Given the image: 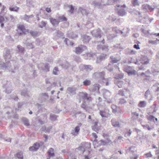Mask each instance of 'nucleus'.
Wrapping results in <instances>:
<instances>
[{
	"mask_svg": "<svg viewBox=\"0 0 159 159\" xmlns=\"http://www.w3.org/2000/svg\"><path fill=\"white\" fill-rule=\"evenodd\" d=\"M4 56L6 61V63L2 62L0 64V67L2 69H9L11 67V63L9 60L11 57L10 50L7 49L5 50L4 52Z\"/></svg>",
	"mask_w": 159,
	"mask_h": 159,
	"instance_id": "nucleus-1",
	"label": "nucleus"
},
{
	"mask_svg": "<svg viewBox=\"0 0 159 159\" xmlns=\"http://www.w3.org/2000/svg\"><path fill=\"white\" fill-rule=\"evenodd\" d=\"M93 77L99 81L103 80V82L105 83L107 85H108V81L109 79H111V78H109L105 79L104 78V72L103 71L94 73L93 75Z\"/></svg>",
	"mask_w": 159,
	"mask_h": 159,
	"instance_id": "nucleus-2",
	"label": "nucleus"
},
{
	"mask_svg": "<svg viewBox=\"0 0 159 159\" xmlns=\"http://www.w3.org/2000/svg\"><path fill=\"white\" fill-rule=\"evenodd\" d=\"M156 106L157 104L155 103L151 106L150 108V111L148 113V114L149 115L147 116V118L148 120L150 121L153 122L155 123H156V121H158L157 119L152 116V114H153L156 112L157 110L156 109Z\"/></svg>",
	"mask_w": 159,
	"mask_h": 159,
	"instance_id": "nucleus-3",
	"label": "nucleus"
},
{
	"mask_svg": "<svg viewBox=\"0 0 159 159\" xmlns=\"http://www.w3.org/2000/svg\"><path fill=\"white\" fill-rule=\"evenodd\" d=\"M105 0H98L97 2L96 1H93L92 3V5H93L95 7L98 8H101L102 6H106L110 4L108 2L105 3Z\"/></svg>",
	"mask_w": 159,
	"mask_h": 159,
	"instance_id": "nucleus-4",
	"label": "nucleus"
},
{
	"mask_svg": "<svg viewBox=\"0 0 159 159\" xmlns=\"http://www.w3.org/2000/svg\"><path fill=\"white\" fill-rule=\"evenodd\" d=\"M140 61H141L140 63L143 65L140 66V70H144V65L148 64L149 62V60L146 56H142Z\"/></svg>",
	"mask_w": 159,
	"mask_h": 159,
	"instance_id": "nucleus-5",
	"label": "nucleus"
},
{
	"mask_svg": "<svg viewBox=\"0 0 159 159\" xmlns=\"http://www.w3.org/2000/svg\"><path fill=\"white\" fill-rule=\"evenodd\" d=\"M17 31L18 35L20 36L25 35L26 33L29 32V30L25 29L24 25H20L18 26Z\"/></svg>",
	"mask_w": 159,
	"mask_h": 159,
	"instance_id": "nucleus-6",
	"label": "nucleus"
},
{
	"mask_svg": "<svg viewBox=\"0 0 159 159\" xmlns=\"http://www.w3.org/2000/svg\"><path fill=\"white\" fill-rule=\"evenodd\" d=\"M100 114L102 118H107L111 115L109 110L107 107L103 110H100Z\"/></svg>",
	"mask_w": 159,
	"mask_h": 159,
	"instance_id": "nucleus-7",
	"label": "nucleus"
},
{
	"mask_svg": "<svg viewBox=\"0 0 159 159\" xmlns=\"http://www.w3.org/2000/svg\"><path fill=\"white\" fill-rule=\"evenodd\" d=\"M102 44H100L98 45V49L100 51H102L103 52H107L109 50L108 47L107 46L104 45L105 43V41L104 39L102 40L101 42V43Z\"/></svg>",
	"mask_w": 159,
	"mask_h": 159,
	"instance_id": "nucleus-8",
	"label": "nucleus"
},
{
	"mask_svg": "<svg viewBox=\"0 0 159 159\" xmlns=\"http://www.w3.org/2000/svg\"><path fill=\"white\" fill-rule=\"evenodd\" d=\"M116 7H118L117 12L118 15L122 16L126 14V12L125 10L123 8V7H125V5H124L123 6H120L119 5H116Z\"/></svg>",
	"mask_w": 159,
	"mask_h": 159,
	"instance_id": "nucleus-9",
	"label": "nucleus"
},
{
	"mask_svg": "<svg viewBox=\"0 0 159 159\" xmlns=\"http://www.w3.org/2000/svg\"><path fill=\"white\" fill-rule=\"evenodd\" d=\"M125 71L129 75H134L136 71L134 70L133 67L130 66H126L124 68Z\"/></svg>",
	"mask_w": 159,
	"mask_h": 159,
	"instance_id": "nucleus-10",
	"label": "nucleus"
},
{
	"mask_svg": "<svg viewBox=\"0 0 159 159\" xmlns=\"http://www.w3.org/2000/svg\"><path fill=\"white\" fill-rule=\"evenodd\" d=\"M43 144V143L42 142L34 143L33 146L30 147L29 148V150L32 152L36 151L39 149L40 146L42 145Z\"/></svg>",
	"mask_w": 159,
	"mask_h": 159,
	"instance_id": "nucleus-11",
	"label": "nucleus"
},
{
	"mask_svg": "<svg viewBox=\"0 0 159 159\" xmlns=\"http://www.w3.org/2000/svg\"><path fill=\"white\" fill-rule=\"evenodd\" d=\"M79 96L80 98L87 101H91L92 98L89 95L86 93L81 92L79 93Z\"/></svg>",
	"mask_w": 159,
	"mask_h": 159,
	"instance_id": "nucleus-12",
	"label": "nucleus"
},
{
	"mask_svg": "<svg viewBox=\"0 0 159 159\" xmlns=\"http://www.w3.org/2000/svg\"><path fill=\"white\" fill-rule=\"evenodd\" d=\"M103 95L104 98L106 99L107 102L109 103L111 102V100L108 99V97L111 95V93L109 91L106 89L104 90H103Z\"/></svg>",
	"mask_w": 159,
	"mask_h": 159,
	"instance_id": "nucleus-13",
	"label": "nucleus"
},
{
	"mask_svg": "<svg viewBox=\"0 0 159 159\" xmlns=\"http://www.w3.org/2000/svg\"><path fill=\"white\" fill-rule=\"evenodd\" d=\"M100 85L98 84H94L92 86H91L89 88V90L90 92L93 93L97 91L98 93L99 89L100 88Z\"/></svg>",
	"mask_w": 159,
	"mask_h": 159,
	"instance_id": "nucleus-14",
	"label": "nucleus"
},
{
	"mask_svg": "<svg viewBox=\"0 0 159 159\" xmlns=\"http://www.w3.org/2000/svg\"><path fill=\"white\" fill-rule=\"evenodd\" d=\"M49 98L48 94L46 93H43L40 94L39 97V100L42 102H45Z\"/></svg>",
	"mask_w": 159,
	"mask_h": 159,
	"instance_id": "nucleus-15",
	"label": "nucleus"
},
{
	"mask_svg": "<svg viewBox=\"0 0 159 159\" xmlns=\"http://www.w3.org/2000/svg\"><path fill=\"white\" fill-rule=\"evenodd\" d=\"M87 47L84 45H81L80 47L76 48L75 52L77 54H80L82 52L85 50L86 49Z\"/></svg>",
	"mask_w": 159,
	"mask_h": 159,
	"instance_id": "nucleus-16",
	"label": "nucleus"
},
{
	"mask_svg": "<svg viewBox=\"0 0 159 159\" xmlns=\"http://www.w3.org/2000/svg\"><path fill=\"white\" fill-rule=\"evenodd\" d=\"M101 30L100 29H98L95 30H93L91 32V33L93 36L95 37H101Z\"/></svg>",
	"mask_w": 159,
	"mask_h": 159,
	"instance_id": "nucleus-17",
	"label": "nucleus"
},
{
	"mask_svg": "<svg viewBox=\"0 0 159 159\" xmlns=\"http://www.w3.org/2000/svg\"><path fill=\"white\" fill-rule=\"evenodd\" d=\"M5 88L6 89L5 91V92L7 94H9L11 93L12 88L11 87V85L10 83H7L6 85L5 86Z\"/></svg>",
	"mask_w": 159,
	"mask_h": 159,
	"instance_id": "nucleus-18",
	"label": "nucleus"
},
{
	"mask_svg": "<svg viewBox=\"0 0 159 159\" xmlns=\"http://www.w3.org/2000/svg\"><path fill=\"white\" fill-rule=\"evenodd\" d=\"M77 89L74 86L70 87L67 88V91L69 93L73 95L76 93Z\"/></svg>",
	"mask_w": 159,
	"mask_h": 159,
	"instance_id": "nucleus-19",
	"label": "nucleus"
},
{
	"mask_svg": "<svg viewBox=\"0 0 159 159\" xmlns=\"http://www.w3.org/2000/svg\"><path fill=\"white\" fill-rule=\"evenodd\" d=\"M50 22L54 26H57L59 23V21H58L57 19H56L53 18H50Z\"/></svg>",
	"mask_w": 159,
	"mask_h": 159,
	"instance_id": "nucleus-20",
	"label": "nucleus"
},
{
	"mask_svg": "<svg viewBox=\"0 0 159 159\" xmlns=\"http://www.w3.org/2000/svg\"><path fill=\"white\" fill-rule=\"evenodd\" d=\"M98 121L96 120L93 121L92 123V129L97 132L98 131L99 127L98 125Z\"/></svg>",
	"mask_w": 159,
	"mask_h": 159,
	"instance_id": "nucleus-21",
	"label": "nucleus"
},
{
	"mask_svg": "<svg viewBox=\"0 0 159 159\" xmlns=\"http://www.w3.org/2000/svg\"><path fill=\"white\" fill-rule=\"evenodd\" d=\"M111 122L112 125L115 127H120V124L118 120L115 119H112Z\"/></svg>",
	"mask_w": 159,
	"mask_h": 159,
	"instance_id": "nucleus-22",
	"label": "nucleus"
},
{
	"mask_svg": "<svg viewBox=\"0 0 159 159\" xmlns=\"http://www.w3.org/2000/svg\"><path fill=\"white\" fill-rule=\"evenodd\" d=\"M81 144L84 150H85V151L90 148V145L89 143L84 142L82 143Z\"/></svg>",
	"mask_w": 159,
	"mask_h": 159,
	"instance_id": "nucleus-23",
	"label": "nucleus"
},
{
	"mask_svg": "<svg viewBox=\"0 0 159 159\" xmlns=\"http://www.w3.org/2000/svg\"><path fill=\"white\" fill-rule=\"evenodd\" d=\"M107 55L104 54H102L97 57V62L100 63L101 61L104 60L107 57Z\"/></svg>",
	"mask_w": 159,
	"mask_h": 159,
	"instance_id": "nucleus-24",
	"label": "nucleus"
},
{
	"mask_svg": "<svg viewBox=\"0 0 159 159\" xmlns=\"http://www.w3.org/2000/svg\"><path fill=\"white\" fill-rule=\"evenodd\" d=\"M68 37L72 39H75L78 37V34L76 32H71L67 34Z\"/></svg>",
	"mask_w": 159,
	"mask_h": 159,
	"instance_id": "nucleus-25",
	"label": "nucleus"
},
{
	"mask_svg": "<svg viewBox=\"0 0 159 159\" xmlns=\"http://www.w3.org/2000/svg\"><path fill=\"white\" fill-rule=\"evenodd\" d=\"M111 60V62L112 63H116L119 61L121 59L120 58L116 57L113 56H111L110 57Z\"/></svg>",
	"mask_w": 159,
	"mask_h": 159,
	"instance_id": "nucleus-26",
	"label": "nucleus"
},
{
	"mask_svg": "<svg viewBox=\"0 0 159 159\" xmlns=\"http://www.w3.org/2000/svg\"><path fill=\"white\" fill-rule=\"evenodd\" d=\"M82 39L84 43H87L89 42L91 38L89 36L84 35L82 36Z\"/></svg>",
	"mask_w": 159,
	"mask_h": 159,
	"instance_id": "nucleus-27",
	"label": "nucleus"
},
{
	"mask_svg": "<svg viewBox=\"0 0 159 159\" xmlns=\"http://www.w3.org/2000/svg\"><path fill=\"white\" fill-rule=\"evenodd\" d=\"M82 124L81 123H80L79 124V125L76 126L75 128V131H73L71 133V134L74 135H77L80 130V127L81 125Z\"/></svg>",
	"mask_w": 159,
	"mask_h": 159,
	"instance_id": "nucleus-28",
	"label": "nucleus"
},
{
	"mask_svg": "<svg viewBox=\"0 0 159 159\" xmlns=\"http://www.w3.org/2000/svg\"><path fill=\"white\" fill-rule=\"evenodd\" d=\"M79 12H80L83 15H87L89 12L84 7H80L79 9Z\"/></svg>",
	"mask_w": 159,
	"mask_h": 159,
	"instance_id": "nucleus-29",
	"label": "nucleus"
},
{
	"mask_svg": "<svg viewBox=\"0 0 159 159\" xmlns=\"http://www.w3.org/2000/svg\"><path fill=\"white\" fill-rule=\"evenodd\" d=\"M48 152L49 157L47 158V159H49L50 157H53L54 156V150L52 148H51L49 149Z\"/></svg>",
	"mask_w": 159,
	"mask_h": 159,
	"instance_id": "nucleus-30",
	"label": "nucleus"
},
{
	"mask_svg": "<svg viewBox=\"0 0 159 159\" xmlns=\"http://www.w3.org/2000/svg\"><path fill=\"white\" fill-rule=\"evenodd\" d=\"M142 7V9L145 12L147 11L148 9L151 11H152L153 10V8H152L150 6L147 4L143 5Z\"/></svg>",
	"mask_w": 159,
	"mask_h": 159,
	"instance_id": "nucleus-31",
	"label": "nucleus"
},
{
	"mask_svg": "<svg viewBox=\"0 0 159 159\" xmlns=\"http://www.w3.org/2000/svg\"><path fill=\"white\" fill-rule=\"evenodd\" d=\"M54 35H56L55 37L56 39H58L62 37L63 35V34L59 30H57L55 33Z\"/></svg>",
	"mask_w": 159,
	"mask_h": 159,
	"instance_id": "nucleus-32",
	"label": "nucleus"
},
{
	"mask_svg": "<svg viewBox=\"0 0 159 159\" xmlns=\"http://www.w3.org/2000/svg\"><path fill=\"white\" fill-rule=\"evenodd\" d=\"M115 83L117 84L119 88H121L123 84V82L120 80H115Z\"/></svg>",
	"mask_w": 159,
	"mask_h": 159,
	"instance_id": "nucleus-33",
	"label": "nucleus"
},
{
	"mask_svg": "<svg viewBox=\"0 0 159 159\" xmlns=\"http://www.w3.org/2000/svg\"><path fill=\"white\" fill-rule=\"evenodd\" d=\"M21 94L25 97H29L30 96V94L29 92L27 90H23L21 92Z\"/></svg>",
	"mask_w": 159,
	"mask_h": 159,
	"instance_id": "nucleus-34",
	"label": "nucleus"
},
{
	"mask_svg": "<svg viewBox=\"0 0 159 159\" xmlns=\"http://www.w3.org/2000/svg\"><path fill=\"white\" fill-rule=\"evenodd\" d=\"M50 66L49 64L46 63L44 65V66L42 68V69L46 72L49 71Z\"/></svg>",
	"mask_w": 159,
	"mask_h": 159,
	"instance_id": "nucleus-35",
	"label": "nucleus"
},
{
	"mask_svg": "<svg viewBox=\"0 0 159 159\" xmlns=\"http://www.w3.org/2000/svg\"><path fill=\"white\" fill-rule=\"evenodd\" d=\"M22 120L24 124L26 126H29L30 124L29 122V120L27 118L23 117L22 118Z\"/></svg>",
	"mask_w": 159,
	"mask_h": 159,
	"instance_id": "nucleus-36",
	"label": "nucleus"
},
{
	"mask_svg": "<svg viewBox=\"0 0 159 159\" xmlns=\"http://www.w3.org/2000/svg\"><path fill=\"white\" fill-rule=\"evenodd\" d=\"M132 119L133 120H136L138 119L139 114L136 112H133L132 113Z\"/></svg>",
	"mask_w": 159,
	"mask_h": 159,
	"instance_id": "nucleus-37",
	"label": "nucleus"
},
{
	"mask_svg": "<svg viewBox=\"0 0 159 159\" xmlns=\"http://www.w3.org/2000/svg\"><path fill=\"white\" fill-rule=\"evenodd\" d=\"M75 151L80 154L81 153H83L85 152V150H84L83 148L80 145L78 148L75 149Z\"/></svg>",
	"mask_w": 159,
	"mask_h": 159,
	"instance_id": "nucleus-38",
	"label": "nucleus"
},
{
	"mask_svg": "<svg viewBox=\"0 0 159 159\" xmlns=\"http://www.w3.org/2000/svg\"><path fill=\"white\" fill-rule=\"evenodd\" d=\"M70 66V65L67 61L64 62V63L61 65L62 68L66 69L69 68Z\"/></svg>",
	"mask_w": 159,
	"mask_h": 159,
	"instance_id": "nucleus-39",
	"label": "nucleus"
},
{
	"mask_svg": "<svg viewBox=\"0 0 159 159\" xmlns=\"http://www.w3.org/2000/svg\"><path fill=\"white\" fill-rule=\"evenodd\" d=\"M110 141L108 140L104 141L102 140H100L99 141L98 143L100 145H105L107 143H110Z\"/></svg>",
	"mask_w": 159,
	"mask_h": 159,
	"instance_id": "nucleus-40",
	"label": "nucleus"
},
{
	"mask_svg": "<svg viewBox=\"0 0 159 159\" xmlns=\"http://www.w3.org/2000/svg\"><path fill=\"white\" fill-rule=\"evenodd\" d=\"M124 77V75L122 73L118 74H116L115 75V80H120L119 79H120Z\"/></svg>",
	"mask_w": 159,
	"mask_h": 159,
	"instance_id": "nucleus-41",
	"label": "nucleus"
},
{
	"mask_svg": "<svg viewBox=\"0 0 159 159\" xmlns=\"http://www.w3.org/2000/svg\"><path fill=\"white\" fill-rule=\"evenodd\" d=\"M147 102L145 101H141L140 102V107L144 108L146 106Z\"/></svg>",
	"mask_w": 159,
	"mask_h": 159,
	"instance_id": "nucleus-42",
	"label": "nucleus"
},
{
	"mask_svg": "<svg viewBox=\"0 0 159 159\" xmlns=\"http://www.w3.org/2000/svg\"><path fill=\"white\" fill-rule=\"evenodd\" d=\"M64 42L67 45L73 46L74 44V43L73 42L70 41L69 39L67 38L65 39Z\"/></svg>",
	"mask_w": 159,
	"mask_h": 159,
	"instance_id": "nucleus-43",
	"label": "nucleus"
},
{
	"mask_svg": "<svg viewBox=\"0 0 159 159\" xmlns=\"http://www.w3.org/2000/svg\"><path fill=\"white\" fill-rule=\"evenodd\" d=\"M83 85L85 86H88L91 84V81L90 80H86L83 81Z\"/></svg>",
	"mask_w": 159,
	"mask_h": 159,
	"instance_id": "nucleus-44",
	"label": "nucleus"
},
{
	"mask_svg": "<svg viewBox=\"0 0 159 159\" xmlns=\"http://www.w3.org/2000/svg\"><path fill=\"white\" fill-rule=\"evenodd\" d=\"M57 19L58 21H59V22L60 21H66L67 20L66 18L63 16H59L58 17Z\"/></svg>",
	"mask_w": 159,
	"mask_h": 159,
	"instance_id": "nucleus-45",
	"label": "nucleus"
},
{
	"mask_svg": "<svg viewBox=\"0 0 159 159\" xmlns=\"http://www.w3.org/2000/svg\"><path fill=\"white\" fill-rule=\"evenodd\" d=\"M57 116L55 115L51 114L50 116V119L52 121H55L57 120Z\"/></svg>",
	"mask_w": 159,
	"mask_h": 159,
	"instance_id": "nucleus-46",
	"label": "nucleus"
},
{
	"mask_svg": "<svg viewBox=\"0 0 159 159\" xmlns=\"http://www.w3.org/2000/svg\"><path fill=\"white\" fill-rule=\"evenodd\" d=\"M84 69L87 70H91L93 69V67L90 65H83Z\"/></svg>",
	"mask_w": 159,
	"mask_h": 159,
	"instance_id": "nucleus-47",
	"label": "nucleus"
},
{
	"mask_svg": "<svg viewBox=\"0 0 159 159\" xmlns=\"http://www.w3.org/2000/svg\"><path fill=\"white\" fill-rule=\"evenodd\" d=\"M26 5L29 7L33 6V1L32 0H27L26 1Z\"/></svg>",
	"mask_w": 159,
	"mask_h": 159,
	"instance_id": "nucleus-48",
	"label": "nucleus"
},
{
	"mask_svg": "<svg viewBox=\"0 0 159 159\" xmlns=\"http://www.w3.org/2000/svg\"><path fill=\"white\" fill-rule=\"evenodd\" d=\"M19 9V7H10L9 8V10L11 11H16V12H18V10Z\"/></svg>",
	"mask_w": 159,
	"mask_h": 159,
	"instance_id": "nucleus-49",
	"label": "nucleus"
},
{
	"mask_svg": "<svg viewBox=\"0 0 159 159\" xmlns=\"http://www.w3.org/2000/svg\"><path fill=\"white\" fill-rule=\"evenodd\" d=\"M113 31L115 32L116 33H120L121 34H123V32L118 29L117 27H115L113 28Z\"/></svg>",
	"mask_w": 159,
	"mask_h": 159,
	"instance_id": "nucleus-50",
	"label": "nucleus"
},
{
	"mask_svg": "<svg viewBox=\"0 0 159 159\" xmlns=\"http://www.w3.org/2000/svg\"><path fill=\"white\" fill-rule=\"evenodd\" d=\"M86 56H86H85V59H91V57H93V55L91 53H89L87 54Z\"/></svg>",
	"mask_w": 159,
	"mask_h": 159,
	"instance_id": "nucleus-51",
	"label": "nucleus"
},
{
	"mask_svg": "<svg viewBox=\"0 0 159 159\" xmlns=\"http://www.w3.org/2000/svg\"><path fill=\"white\" fill-rule=\"evenodd\" d=\"M113 65L111 64H109V65L107 66V69L109 71H112L113 70Z\"/></svg>",
	"mask_w": 159,
	"mask_h": 159,
	"instance_id": "nucleus-52",
	"label": "nucleus"
},
{
	"mask_svg": "<svg viewBox=\"0 0 159 159\" xmlns=\"http://www.w3.org/2000/svg\"><path fill=\"white\" fill-rule=\"evenodd\" d=\"M116 36V35L114 34H110L107 36V38L108 40H111Z\"/></svg>",
	"mask_w": 159,
	"mask_h": 159,
	"instance_id": "nucleus-53",
	"label": "nucleus"
},
{
	"mask_svg": "<svg viewBox=\"0 0 159 159\" xmlns=\"http://www.w3.org/2000/svg\"><path fill=\"white\" fill-rule=\"evenodd\" d=\"M26 45L28 48L29 49L33 48H34V46L32 43H26Z\"/></svg>",
	"mask_w": 159,
	"mask_h": 159,
	"instance_id": "nucleus-54",
	"label": "nucleus"
},
{
	"mask_svg": "<svg viewBox=\"0 0 159 159\" xmlns=\"http://www.w3.org/2000/svg\"><path fill=\"white\" fill-rule=\"evenodd\" d=\"M47 24L46 22L42 21L41 23L39 24V27L43 28V27H45Z\"/></svg>",
	"mask_w": 159,
	"mask_h": 159,
	"instance_id": "nucleus-55",
	"label": "nucleus"
},
{
	"mask_svg": "<svg viewBox=\"0 0 159 159\" xmlns=\"http://www.w3.org/2000/svg\"><path fill=\"white\" fill-rule=\"evenodd\" d=\"M132 3L134 6H138L139 5V0H133Z\"/></svg>",
	"mask_w": 159,
	"mask_h": 159,
	"instance_id": "nucleus-56",
	"label": "nucleus"
},
{
	"mask_svg": "<svg viewBox=\"0 0 159 159\" xmlns=\"http://www.w3.org/2000/svg\"><path fill=\"white\" fill-rule=\"evenodd\" d=\"M134 149L133 147H129V149L126 150V153L128 152H131L132 153L133 152H134Z\"/></svg>",
	"mask_w": 159,
	"mask_h": 159,
	"instance_id": "nucleus-57",
	"label": "nucleus"
},
{
	"mask_svg": "<svg viewBox=\"0 0 159 159\" xmlns=\"http://www.w3.org/2000/svg\"><path fill=\"white\" fill-rule=\"evenodd\" d=\"M19 51L21 53H23L24 50V48L22 47L19 45L17 46Z\"/></svg>",
	"mask_w": 159,
	"mask_h": 159,
	"instance_id": "nucleus-58",
	"label": "nucleus"
},
{
	"mask_svg": "<svg viewBox=\"0 0 159 159\" xmlns=\"http://www.w3.org/2000/svg\"><path fill=\"white\" fill-rule=\"evenodd\" d=\"M30 33L31 35L34 37L37 36L38 35V32L37 31H31Z\"/></svg>",
	"mask_w": 159,
	"mask_h": 159,
	"instance_id": "nucleus-59",
	"label": "nucleus"
},
{
	"mask_svg": "<svg viewBox=\"0 0 159 159\" xmlns=\"http://www.w3.org/2000/svg\"><path fill=\"white\" fill-rule=\"evenodd\" d=\"M6 16L3 17V16H0V23H3L4 22H6Z\"/></svg>",
	"mask_w": 159,
	"mask_h": 159,
	"instance_id": "nucleus-60",
	"label": "nucleus"
},
{
	"mask_svg": "<svg viewBox=\"0 0 159 159\" xmlns=\"http://www.w3.org/2000/svg\"><path fill=\"white\" fill-rule=\"evenodd\" d=\"M6 22H7L10 20H11L14 19V17L11 15H9L7 16H6Z\"/></svg>",
	"mask_w": 159,
	"mask_h": 159,
	"instance_id": "nucleus-61",
	"label": "nucleus"
},
{
	"mask_svg": "<svg viewBox=\"0 0 159 159\" xmlns=\"http://www.w3.org/2000/svg\"><path fill=\"white\" fill-rule=\"evenodd\" d=\"M16 157L19 159H23V156L21 152H18L16 154Z\"/></svg>",
	"mask_w": 159,
	"mask_h": 159,
	"instance_id": "nucleus-62",
	"label": "nucleus"
},
{
	"mask_svg": "<svg viewBox=\"0 0 159 159\" xmlns=\"http://www.w3.org/2000/svg\"><path fill=\"white\" fill-rule=\"evenodd\" d=\"M111 108L112 109L113 112L115 113L117 111V107L115 105H112Z\"/></svg>",
	"mask_w": 159,
	"mask_h": 159,
	"instance_id": "nucleus-63",
	"label": "nucleus"
},
{
	"mask_svg": "<svg viewBox=\"0 0 159 159\" xmlns=\"http://www.w3.org/2000/svg\"><path fill=\"white\" fill-rule=\"evenodd\" d=\"M131 132L130 131V130H129L128 131H127L126 133L125 134L124 136L125 137H129L131 134Z\"/></svg>",
	"mask_w": 159,
	"mask_h": 159,
	"instance_id": "nucleus-64",
	"label": "nucleus"
}]
</instances>
